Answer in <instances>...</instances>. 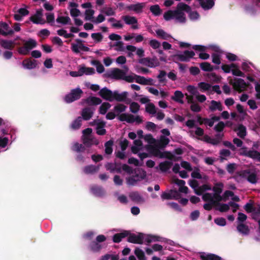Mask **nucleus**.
<instances>
[{"mask_svg":"<svg viewBox=\"0 0 260 260\" xmlns=\"http://www.w3.org/2000/svg\"><path fill=\"white\" fill-rule=\"evenodd\" d=\"M91 126H95L96 132L99 135H104L106 131L105 128L106 122L101 119H95L90 122Z\"/></svg>","mask_w":260,"mask_h":260,"instance_id":"4468645a","label":"nucleus"},{"mask_svg":"<svg viewBox=\"0 0 260 260\" xmlns=\"http://www.w3.org/2000/svg\"><path fill=\"white\" fill-rule=\"evenodd\" d=\"M94 11L91 9H86L85 11V20L87 21H91L92 22L93 20V15Z\"/></svg>","mask_w":260,"mask_h":260,"instance_id":"0e129e2a","label":"nucleus"},{"mask_svg":"<svg viewBox=\"0 0 260 260\" xmlns=\"http://www.w3.org/2000/svg\"><path fill=\"white\" fill-rule=\"evenodd\" d=\"M82 121V118L78 117L72 122L71 124V127L74 130L79 129L81 125Z\"/></svg>","mask_w":260,"mask_h":260,"instance_id":"bf43d9fd","label":"nucleus"},{"mask_svg":"<svg viewBox=\"0 0 260 260\" xmlns=\"http://www.w3.org/2000/svg\"><path fill=\"white\" fill-rule=\"evenodd\" d=\"M195 53L193 51L186 50L177 54V58L181 61H188L190 59L193 57Z\"/></svg>","mask_w":260,"mask_h":260,"instance_id":"aec40b11","label":"nucleus"},{"mask_svg":"<svg viewBox=\"0 0 260 260\" xmlns=\"http://www.w3.org/2000/svg\"><path fill=\"white\" fill-rule=\"evenodd\" d=\"M113 91L106 87L103 88L99 91V95L104 99L110 102L113 101Z\"/></svg>","mask_w":260,"mask_h":260,"instance_id":"5701e85b","label":"nucleus"},{"mask_svg":"<svg viewBox=\"0 0 260 260\" xmlns=\"http://www.w3.org/2000/svg\"><path fill=\"white\" fill-rule=\"evenodd\" d=\"M237 135L241 138H244L246 135V128L243 125H239L236 130Z\"/></svg>","mask_w":260,"mask_h":260,"instance_id":"052dcab7","label":"nucleus"},{"mask_svg":"<svg viewBox=\"0 0 260 260\" xmlns=\"http://www.w3.org/2000/svg\"><path fill=\"white\" fill-rule=\"evenodd\" d=\"M129 198L133 201L141 203L144 201V199L138 192H132L129 194Z\"/></svg>","mask_w":260,"mask_h":260,"instance_id":"c03bdc74","label":"nucleus"},{"mask_svg":"<svg viewBox=\"0 0 260 260\" xmlns=\"http://www.w3.org/2000/svg\"><path fill=\"white\" fill-rule=\"evenodd\" d=\"M57 23L62 25L71 24V20L69 16H59L56 20Z\"/></svg>","mask_w":260,"mask_h":260,"instance_id":"864d4df0","label":"nucleus"},{"mask_svg":"<svg viewBox=\"0 0 260 260\" xmlns=\"http://www.w3.org/2000/svg\"><path fill=\"white\" fill-rule=\"evenodd\" d=\"M224 123L222 121L219 122L214 127V129L219 132V133L217 135V137L219 138H220L222 135L221 134V132L223 130L224 127Z\"/></svg>","mask_w":260,"mask_h":260,"instance_id":"69168bd1","label":"nucleus"},{"mask_svg":"<svg viewBox=\"0 0 260 260\" xmlns=\"http://www.w3.org/2000/svg\"><path fill=\"white\" fill-rule=\"evenodd\" d=\"M91 133L92 129L90 128H87L82 132L83 144L87 147H89L92 145H98L99 144L98 140L91 135Z\"/></svg>","mask_w":260,"mask_h":260,"instance_id":"0eeeda50","label":"nucleus"},{"mask_svg":"<svg viewBox=\"0 0 260 260\" xmlns=\"http://www.w3.org/2000/svg\"><path fill=\"white\" fill-rule=\"evenodd\" d=\"M78 4L75 2H71L69 3V9L70 11V14L72 17H77L80 15L81 12L79 9L77 8Z\"/></svg>","mask_w":260,"mask_h":260,"instance_id":"72a5a7b5","label":"nucleus"},{"mask_svg":"<svg viewBox=\"0 0 260 260\" xmlns=\"http://www.w3.org/2000/svg\"><path fill=\"white\" fill-rule=\"evenodd\" d=\"M223 109V107L220 101H216L214 100L211 101L210 105L209 106V110L210 111H218L220 112L222 111Z\"/></svg>","mask_w":260,"mask_h":260,"instance_id":"a878e982","label":"nucleus"},{"mask_svg":"<svg viewBox=\"0 0 260 260\" xmlns=\"http://www.w3.org/2000/svg\"><path fill=\"white\" fill-rule=\"evenodd\" d=\"M139 62L150 68L156 67L159 64V61L156 57L152 58L148 57L141 58L140 59Z\"/></svg>","mask_w":260,"mask_h":260,"instance_id":"6ab92c4d","label":"nucleus"},{"mask_svg":"<svg viewBox=\"0 0 260 260\" xmlns=\"http://www.w3.org/2000/svg\"><path fill=\"white\" fill-rule=\"evenodd\" d=\"M109 46L110 48L115 47V50L117 51H124L125 50V47L123 45V43L122 41H118L113 43H110Z\"/></svg>","mask_w":260,"mask_h":260,"instance_id":"49530a36","label":"nucleus"},{"mask_svg":"<svg viewBox=\"0 0 260 260\" xmlns=\"http://www.w3.org/2000/svg\"><path fill=\"white\" fill-rule=\"evenodd\" d=\"M73 151L78 153L77 155V160L79 161H84L83 156L82 153L84 152L85 147L82 144H79L77 142H74L71 147Z\"/></svg>","mask_w":260,"mask_h":260,"instance_id":"2eb2a0df","label":"nucleus"},{"mask_svg":"<svg viewBox=\"0 0 260 260\" xmlns=\"http://www.w3.org/2000/svg\"><path fill=\"white\" fill-rule=\"evenodd\" d=\"M245 13L249 16L255 15L258 11V7L251 5H245L243 7Z\"/></svg>","mask_w":260,"mask_h":260,"instance_id":"c85d7f7f","label":"nucleus"},{"mask_svg":"<svg viewBox=\"0 0 260 260\" xmlns=\"http://www.w3.org/2000/svg\"><path fill=\"white\" fill-rule=\"evenodd\" d=\"M113 101L124 102L126 100L128 93L126 91H123L119 93L117 90L113 91Z\"/></svg>","mask_w":260,"mask_h":260,"instance_id":"7c9ffc66","label":"nucleus"},{"mask_svg":"<svg viewBox=\"0 0 260 260\" xmlns=\"http://www.w3.org/2000/svg\"><path fill=\"white\" fill-rule=\"evenodd\" d=\"M77 43H73L71 45L72 50L76 53H79L81 51H88L89 48L82 43V41L80 39L76 40Z\"/></svg>","mask_w":260,"mask_h":260,"instance_id":"f3484780","label":"nucleus"},{"mask_svg":"<svg viewBox=\"0 0 260 260\" xmlns=\"http://www.w3.org/2000/svg\"><path fill=\"white\" fill-rule=\"evenodd\" d=\"M150 11L155 16L160 15L162 12L161 9L158 5L151 6L150 7Z\"/></svg>","mask_w":260,"mask_h":260,"instance_id":"e2e57ef3","label":"nucleus"},{"mask_svg":"<svg viewBox=\"0 0 260 260\" xmlns=\"http://www.w3.org/2000/svg\"><path fill=\"white\" fill-rule=\"evenodd\" d=\"M145 110L149 114L154 116L156 114L157 108L153 103H148L146 105Z\"/></svg>","mask_w":260,"mask_h":260,"instance_id":"8fccbe9b","label":"nucleus"},{"mask_svg":"<svg viewBox=\"0 0 260 260\" xmlns=\"http://www.w3.org/2000/svg\"><path fill=\"white\" fill-rule=\"evenodd\" d=\"M89 247L91 251L93 252H98L101 249L102 246L100 243L95 241H93L90 243Z\"/></svg>","mask_w":260,"mask_h":260,"instance_id":"774afa93","label":"nucleus"},{"mask_svg":"<svg viewBox=\"0 0 260 260\" xmlns=\"http://www.w3.org/2000/svg\"><path fill=\"white\" fill-rule=\"evenodd\" d=\"M237 231L243 235H247L249 230L247 225L244 223H239L237 226Z\"/></svg>","mask_w":260,"mask_h":260,"instance_id":"603ef678","label":"nucleus"},{"mask_svg":"<svg viewBox=\"0 0 260 260\" xmlns=\"http://www.w3.org/2000/svg\"><path fill=\"white\" fill-rule=\"evenodd\" d=\"M9 125L8 121L0 117V126H2L0 128V153L8 150V146L11 145L16 139V129L11 128L9 131L6 129Z\"/></svg>","mask_w":260,"mask_h":260,"instance_id":"f03ea898","label":"nucleus"},{"mask_svg":"<svg viewBox=\"0 0 260 260\" xmlns=\"http://www.w3.org/2000/svg\"><path fill=\"white\" fill-rule=\"evenodd\" d=\"M198 87L203 92L209 91L211 89V85L210 84L204 82L199 83Z\"/></svg>","mask_w":260,"mask_h":260,"instance_id":"338daca9","label":"nucleus"},{"mask_svg":"<svg viewBox=\"0 0 260 260\" xmlns=\"http://www.w3.org/2000/svg\"><path fill=\"white\" fill-rule=\"evenodd\" d=\"M122 19L126 24L131 25L132 29H137L139 28L138 20L135 17L125 15L122 17Z\"/></svg>","mask_w":260,"mask_h":260,"instance_id":"a211bd4d","label":"nucleus"},{"mask_svg":"<svg viewBox=\"0 0 260 260\" xmlns=\"http://www.w3.org/2000/svg\"><path fill=\"white\" fill-rule=\"evenodd\" d=\"M119 119L121 121H126L127 123L140 124L142 122V117L139 115L135 116L130 114H122L119 117Z\"/></svg>","mask_w":260,"mask_h":260,"instance_id":"9b49d317","label":"nucleus"},{"mask_svg":"<svg viewBox=\"0 0 260 260\" xmlns=\"http://www.w3.org/2000/svg\"><path fill=\"white\" fill-rule=\"evenodd\" d=\"M24 45L18 48V51L21 55H27L30 51L35 48L37 46V42L33 39H29L27 40L23 41Z\"/></svg>","mask_w":260,"mask_h":260,"instance_id":"6e6552de","label":"nucleus"},{"mask_svg":"<svg viewBox=\"0 0 260 260\" xmlns=\"http://www.w3.org/2000/svg\"><path fill=\"white\" fill-rule=\"evenodd\" d=\"M143 149V144L140 140H136L134 142V145L132 147V151L134 154L138 153L139 157L141 160L147 157L146 153H139Z\"/></svg>","mask_w":260,"mask_h":260,"instance_id":"ddd939ff","label":"nucleus"},{"mask_svg":"<svg viewBox=\"0 0 260 260\" xmlns=\"http://www.w3.org/2000/svg\"><path fill=\"white\" fill-rule=\"evenodd\" d=\"M29 13L28 11L25 8H21L18 10L14 14V19L17 21H20L24 16L27 15Z\"/></svg>","mask_w":260,"mask_h":260,"instance_id":"c9c22d12","label":"nucleus"},{"mask_svg":"<svg viewBox=\"0 0 260 260\" xmlns=\"http://www.w3.org/2000/svg\"><path fill=\"white\" fill-rule=\"evenodd\" d=\"M201 69L206 72H211L214 69L217 70L219 69V67H214L210 63L207 62H204L200 64Z\"/></svg>","mask_w":260,"mask_h":260,"instance_id":"a18cd8bd","label":"nucleus"},{"mask_svg":"<svg viewBox=\"0 0 260 260\" xmlns=\"http://www.w3.org/2000/svg\"><path fill=\"white\" fill-rule=\"evenodd\" d=\"M184 12H189V17L192 21L199 19L200 15L197 11H190V8L187 5L179 3L175 10H169L164 14V19L169 21L175 19L176 22L183 23L186 21Z\"/></svg>","mask_w":260,"mask_h":260,"instance_id":"f257e3e1","label":"nucleus"},{"mask_svg":"<svg viewBox=\"0 0 260 260\" xmlns=\"http://www.w3.org/2000/svg\"><path fill=\"white\" fill-rule=\"evenodd\" d=\"M202 8L205 10H208L212 8L214 6L215 0H197Z\"/></svg>","mask_w":260,"mask_h":260,"instance_id":"f704fd0d","label":"nucleus"},{"mask_svg":"<svg viewBox=\"0 0 260 260\" xmlns=\"http://www.w3.org/2000/svg\"><path fill=\"white\" fill-rule=\"evenodd\" d=\"M145 3H138L135 4H131L127 7L129 11H133L136 13L140 14L143 12V9L145 7Z\"/></svg>","mask_w":260,"mask_h":260,"instance_id":"393cba45","label":"nucleus"},{"mask_svg":"<svg viewBox=\"0 0 260 260\" xmlns=\"http://www.w3.org/2000/svg\"><path fill=\"white\" fill-rule=\"evenodd\" d=\"M94 111V109L90 107L83 109L82 111V119L85 120L90 119L93 114Z\"/></svg>","mask_w":260,"mask_h":260,"instance_id":"e433bc0d","label":"nucleus"},{"mask_svg":"<svg viewBox=\"0 0 260 260\" xmlns=\"http://www.w3.org/2000/svg\"><path fill=\"white\" fill-rule=\"evenodd\" d=\"M111 105L107 102H104L100 107L99 112L102 115L106 114L108 110L111 108Z\"/></svg>","mask_w":260,"mask_h":260,"instance_id":"13d9d810","label":"nucleus"},{"mask_svg":"<svg viewBox=\"0 0 260 260\" xmlns=\"http://www.w3.org/2000/svg\"><path fill=\"white\" fill-rule=\"evenodd\" d=\"M129 232L128 231H124L123 232L115 234L113 237V241L115 243L120 242L122 239L128 236Z\"/></svg>","mask_w":260,"mask_h":260,"instance_id":"de8ad7c7","label":"nucleus"},{"mask_svg":"<svg viewBox=\"0 0 260 260\" xmlns=\"http://www.w3.org/2000/svg\"><path fill=\"white\" fill-rule=\"evenodd\" d=\"M220 119V117L214 116L211 118H204L203 122L204 124L209 127H212L215 122H217Z\"/></svg>","mask_w":260,"mask_h":260,"instance_id":"3c124183","label":"nucleus"},{"mask_svg":"<svg viewBox=\"0 0 260 260\" xmlns=\"http://www.w3.org/2000/svg\"><path fill=\"white\" fill-rule=\"evenodd\" d=\"M42 17V10H38L35 15L30 17V19L35 24H43L45 23V21Z\"/></svg>","mask_w":260,"mask_h":260,"instance_id":"4be33fe9","label":"nucleus"},{"mask_svg":"<svg viewBox=\"0 0 260 260\" xmlns=\"http://www.w3.org/2000/svg\"><path fill=\"white\" fill-rule=\"evenodd\" d=\"M14 32V30L9 27V25L6 22H1L0 23V34L4 36L8 35H12Z\"/></svg>","mask_w":260,"mask_h":260,"instance_id":"c756f323","label":"nucleus"},{"mask_svg":"<svg viewBox=\"0 0 260 260\" xmlns=\"http://www.w3.org/2000/svg\"><path fill=\"white\" fill-rule=\"evenodd\" d=\"M123 70H121L118 68H115L112 70L109 73V76L112 78L116 79H124L128 82H133V78L131 76H126V73L128 71V68L124 66Z\"/></svg>","mask_w":260,"mask_h":260,"instance_id":"20e7f679","label":"nucleus"},{"mask_svg":"<svg viewBox=\"0 0 260 260\" xmlns=\"http://www.w3.org/2000/svg\"><path fill=\"white\" fill-rule=\"evenodd\" d=\"M100 169L99 166L88 165L84 167L83 171L86 174H93Z\"/></svg>","mask_w":260,"mask_h":260,"instance_id":"79ce46f5","label":"nucleus"},{"mask_svg":"<svg viewBox=\"0 0 260 260\" xmlns=\"http://www.w3.org/2000/svg\"><path fill=\"white\" fill-rule=\"evenodd\" d=\"M161 197L162 199L168 200V199H178L180 198L179 192L175 190H171L169 192H164Z\"/></svg>","mask_w":260,"mask_h":260,"instance_id":"bb28decb","label":"nucleus"},{"mask_svg":"<svg viewBox=\"0 0 260 260\" xmlns=\"http://www.w3.org/2000/svg\"><path fill=\"white\" fill-rule=\"evenodd\" d=\"M209 47L215 51L212 54V61L213 63L219 65L221 63V50L219 47L216 45H209Z\"/></svg>","mask_w":260,"mask_h":260,"instance_id":"dca6fc26","label":"nucleus"},{"mask_svg":"<svg viewBox=\"0 0 260 260\" xmlns=\"http://www.w3.org/2000/svg\"><path fill=\"white\" fill-rule=\"evenodd\" d=\"M173 165V162L170 160H167L164 162H160L158 167H156V169H158L159 167L160 171L162 172H166L171 168Z\"/></svg>","mask_w":260,"mask_h":260,"instance_id":"58836bf2","label":"nucleus"},{"mask_svg":"<svg viewBox=\"0 0 260 260\" xmlns=\"http://www.w3.org/2000/svg\"><path fill=\"white\" fill-rule=\"evenodd\" d=\"M135 80L137 83H138L139 84H141L143 85H152L153 84V80L150 78L146 79V78H144V77H141L140 76H136Z\"/></svg>","mask_w":260,"mask_h":260,"instance_id":"ea45409f","label":"nucleus"},{"mask_svg":"<svg viewBox=\"0 0 260 260\" xmlns=\"http://www.w3.org/2000/svg\"><path fill=\"white\" fill-rule=\"evenodd\" d=\"M221 69L225 73H231L233 75L235 76L245 77V74L240 70L238 63H232L230 64H222Z\"/></svg>","mask_w":260,"mask_h":260,"instance_id":"39448f33","label":"nucleus"},{"mask_svg":"<svg viewBox=\"0 0 260 260\" xmlns=\"http://www.w3.org/2000/svg\"><path fill=\"white\" fill-rule=\"evenodd\" d=\"M240 154L247 156L260 162V152L254 150H248L246 147H242L240 149Z\"/></svg>","mask_w":260,"mask_h":260,"instance_id":"f8f14e48","label":"nucleus"},{"mask_svg":"<svg viewBox=\"0 0 260 260\" xmlns=\"http://www.w3.org/2000/svg\"><path fill=\"white\" fill-rule=\"evenodd\" d=\"M146 176L145 171L141 169L135 170V175L126 178L127 184L129 185H136L138 182L144 179Z\"/></svg>","mask_w":260,"mask_h":260,"instance_id":"423d86ee","label":"nucleus"},{"mask_svg":"<svg viewBox=\"0 0 260 260\" xmlns=\"http://www.w3.org/2000/svg\"><path fill=\"white\" fill-rule=\"evenodd\" d=\"M127 241L136 244H142L144 242L148 244L154 241H161L162 238L154 235H145L142 233L128 234Z\"/></svg>","mask_w":260,"mask_h":260,"instance_id":"7ed1b4c3","label":"nucleus"},{"mask_svg":"<svg viewBox=\"0 0 260 260\" xmlns=\"http://www.w3.org/2000/svg\"><path fill=\"white\" fill-rule=\"evenodd\" d=\"M192 48L196 51H200L199 53V57L200 58L206 60L209 58V54L204 52L207 48H211V47H209V46H205L203 45H193Z\"/></svg>","mask_w":260,"mask_h":260,"instance_id":"412c9836","label":"nucleus"},{"mask_svg":"<svg viewBox=\"0 0 260 260\" xmlns=\"http://www.w3.org/2000/svg\"><path fill=\"white\" fill-rule=\"evenodd\" d=\"M82 93V90L79 87L73 89L69 93L66 95L64 98V101L67 103H72L79 99Z\"/></svg>","mask_w":260,"mask_h":260,"instance_id":"9d476101","label":"nucleus"},{"mask_svg":"<svg viewBox=\"0 0 260 260\" xmlns=\"http://www.w3.org/2000/svg\"><path fill=\"white\" fill-rule=\"evenodd\" d=\"M202 199L204 201L208 202H215L216 197L213 193H205L202 196Z\"/></svg>","mask_w":260,"mask_h":260,"instance_id":"5fc2aeb1","label":"nucleus"},{"mask_svg":"<svg viewBox=\"0 0 260 260\" xmlns=\"http://www.w3.org/2000/svg\"><path fill=\"white\" fill-rule=\"evenodd\" d=\"M22 65L25 69H34L37 67V61L36 60L25 59L22 62Z\"/></svg>","mask_w":260,"mask_h":260,"instance_id":"4c0bfd02","label":"nucleus"},{"mask_svg":"<svg viewBox=\"0 0 260 260\" xmlns=\"http://www.w3.org/2000/svg\"><path fill=\"white\" fill-rule=\"evenodd\" d=\"M234 88L238 91H243L246 87V82L242 79H235L233 82Z\"/></svg>","mask_w":260,"mask_h":260,"instance_id":"2f4dec72","label":"nucleus"},{"mask_svg":"<svg viewBox=\"0 0 260 260\" xmlns=\"http://www.w3.org/2000/svg\"><path fill=\"white\" fill-rule=\"evenodd\" d=\"M92 65L96 67V71L98 73L101 74L105 71V68L103 65L99 61L96 60H92L91 62Z\"/></svg>","mask_w":260,"mask_h":260,"instance_id":"4d7b16f0","label":"nucleus"},{"mask_svg":"<svg viewBox=\"0 0 260 260\" xmlns=\"http://www.w3.org/2000/svg\"><path fill=\"white\" fill-rule=\"evenodd\" d=\"M127 107L122 104H116L112 109L106 114V118L108 120L114 119L116 116L119 115L122 112L125 111Z\"/></svg>","mask_w":260,"mask_h":260,"instance_id":"1a4fd4ad","label":"nucleus"},{"mask_svg":"<svg viewBox=\"0 0 260 260\" xmlns=\"http://www.w3.org/2000/svg\"><path fill=\"white\" fill-rule=\"evenodd\" d=\"M223 187V184L222 183L216 184L215 186L213 187L214 193H213L215 194L216 201H222V197H221L222 196L220 194L222 192Z\"/></svg>","mask_w":260,"mask_h":260,"instance_id":"cd10ccee","label":"nucleus"},{"mask_svg":"<svg viewBox=\"0 0 260 260\" xmlns=\"http://www.w3.org/2000/svg\"><path fill=\"white\" fill-rule=\"evenodd\" d=\"M90 190V192L96 197H102L105 194L104 189L101 186L98 185H93L91 186Z\"/></svg>","mask_w":260,"mask_h":260,"instance_id":"473e14b6","label":"nucleus"},{"mask_svg":"<svg viewBox=\"0 0 260 260\" xmlns=\"http://www.w3.org/2000/svg\"><path fill=\"white\" fill-rule=\"evenodd\" d=\"M243 175L249 182L252 184H255L257 182V175L254 171H245L243 173Z\"/></svg>","mask_w":260,"mask_h":260,"instance_id":"b1692460","label":"nucleus"},{"mask_svg":"<svg viewBox=\"0 0 260 260\" xmlns=\"http://www.w3.org/2000/svg\"><path fill=\"white\" fill-rule=\"evenodd\" d=\"M0 45L4 49L12 50L14 48V41L1 40L0 41Z\"/></svg>","mask_w":260,"mask_h":260,"instance_id":"a19ab883","label":"nucleus"},{"mask_svg":"<svg viewBox=\"0 0 260 260\" xmlns=\"http://www.w3.org/2000/svg\"><path fill=\"white\" fill-rule=\"evenodd\" d=\"M86 102L89 105H97L101 104L102 100L96 97L90 96L87 99Z\"/></svg>","mask_w":260,"mask_h":260,"instance_id":"680f3d73","label":"nucleus"},{"mask_svg":"<svg viewBox=\"0 0 260 260\" xmlns=\"http://www.w3.org/2000/svg\"><path fill=\"white\" fill-rule=\"evenodd\" d=\"M80 72L82 75L84 74L91 75L95 73V70L93 68L81 67H80Z\"/></svg>","mask_w":260,"mask_h":260,"instance_id":"6e6d98bb","label":"nucleus"},{"mask_svg":"<svg viewBox=\"0 0 260 260\" xmlns=\"http://www.w3.org/2000/svg\"><path fill=\"white\" fill-rule=\"evenodd\" d=\"M100 12L108 16H114L116 14L115 9L111 7H104L100 10Z\"/></svg>","mask_w":260,"mask_h":260,"instance_id":"09e8293b","label":"nucleus"},{"mask_svg":"<svg viewBox=\"0 0 260 260\" xmlns=\"http://www.w3.org/2000/svg\"><path fill=\"white\" fill-rule=\"evenodd\" d=\"M183 98L184 95L183 93L181 91L176 90L175 91L174 94L172 96L171 99L177 103L183 104L184 103L183 100Z\"/></svg>","mask_w":260,"mask_h":260,"instance_id":"37998d69","label":"nucleus"}]
</instances>
